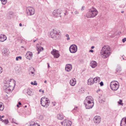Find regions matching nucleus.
Listing matches in <instances>:
<instances>
[{
  "label": "nucleus",
  "instance_id": "nucleus-5",
  "mask_svg": "<svg viewBox=\"0 0 126 126\" xmlns=\"http://www.w3.org/2000/svg\"><path fill=\"white\" fill-rule=\"evenodd\" d=\"M8 85V88H10L8 89V91L11 92L14 90L15 88L16 85V82L14 79H10Z\"/></svg>",
  "mask_w": 126,
  "mask_h": 126
},
{
  "label": "nucleus",
  "instance_id": "nucleus-31",
  "mask_svg": "<svg viewBox=\"0 0 126 126\" xmlns=\"http://www.w3.org/2000/svg\"><path fill=\"white\" fill-rule=\"evenodd\" d=\"M4 109V107L2 106V103L0 102V111H2Z\"/></svg>",
  "mask_w": 126,
  "mask_h": 126
},
{
  "label": "nucleus",
  "instance_id": "nucleus-27",
  "mask_svg": "<svg viewBox=\"0 0 126 126\" xmlns=\"http://www.w3.org/2000/svg\"><path fill=\"white\" fill-rule=\"evenodd\" d=\"M8 87L7 86L5 85L3 87V89L4 92L8 93Z\"/></svg>",
  "mask_w": 126,
  "mask_h": 126
},
{
  "label": "nucleus",
  "instance_id": "nucleus-1",
  "mask_svg": "<svg viewBox=\"0 0 126 126\" xmlns=\"http://www.w3.org/2000/svg\"><path fill=\"white\" fill-rule=\"evenodd\" d=\"M84 103L86 109H91L94 105V99L91 96H87L84 100Z\"/></svg>",
  "mask_w": 126,
  "mask_h": 126
},
{
  "label": "nucleus",
  "instance_id": "nucleus-37",
  "mask_svg": "<svg viewBox=\"0 0 126 126\" xmlns=\"http://www.w3.org/2000/svg\"><path fill=\"white\" fill-rule=\"evenodd\" d=\"M65 36L67 37L66 38V39L67 40H70V38L69 37V35L68 34H66L65 35Z\"/></svg>",
  "mask_w": 126,
  "mask_h": 126
},
{
  "label": "nucleus",
  "instance_id": "nucleus-42",
  "mask_svg": "<svg viewBox=\"0 0 126 126\" xmlns=\"http://www.w3.org/2000/svg\"><path fill=\"white\" fill-rule=\"evenodd\" d=\"M100 86H102L103 85V83L102 81H101L100 83Z\"/></svg>",
  "mask_w": 126,
  "mask_h": 126
},
{
  "label": "nucleus",
  "instance_id": "nucleus-50",
  "mask_svg": "<svg viewBox=\"0 0 126 126\" xmlns=\"http://www.w3.org/2000/svg\"><path fill=\"white\" fill-rule=\"evenodd\" d=\"M47 66L49 68L50 67L49 65V64L48 63H47Z\"/></svg>",
  "mask_w": 126,
  "mask_h": 126
},
{
  "label": "nucleus",
  "instance_id": "nucleus-10",
  "mask_svg": "<svg viewBox=\"0 0 126 126\" xmlns=\"http://www.w3.org/2000/svg\"><path fill=\"white\" fill-rule=\"evenodd\" d=\"M62 125L64 126H71L72 124V122L67 119H65L61 123Z\"/></svg>",
  "mask_w": 126,
  "mask_h": 126
},
{
  "label": "nucleus",
  "instance_id": "nucleus-20",
  "mask_svg": "<svg viewBox=\"0 0 126 126\" xmlns=\"http://www.w3.org/2000/svg\"><path fill=\"white\" fill-rule=\"evenodd\" d=\"M94 83L93 79L90 78L88 80V85H92Z\"/></svg>",
  "mask_w": 126,
  "mask_h": 126
},
{
  "label": "nucleus",
  "instance_id": "nucleus-28",
  "mask_svg": "<svg viewBox=\"0 0 126 126\" xmlns=\"http://www.w3.org/2000/svg\"><path fill=\"white\" fill-rule=\"evenodd\" d=\"M36 32L37 33L39 34L41 32L42 30L40 28L38 27H36Z\"/></svg>",
  "mask_w": 126,
  "mask_h": 126
},
{
  "label": "nucleus",
  "instance_id": "nucleus-43",
  "mask_svg": "<svg viewBox=\"0 0 126 126\" xmlns=\"http://www.w3.org/2000/svg\"><path fill=\"white\" fill-rule=\"evenodd\" d=\"M2 72V69L1 67L0 66V74Z\"/></svg>",
  "mask_w": 126,
  "mask_h": 126
},
{
  "label": "nucleus",
  "instance_id": "nucleus-21",
  "mask_svg": "<svg viewBox=\"0 0 126 126\" xmlns=\"http://www.w3.org/2000/svg\"><path fill=\"white\" fill-rule=\"evenodd\" d=\"M8 50L7 48H4L3 49L2 54L3 56H7Z\"/></svg>",
  "mask_w": 126,
  "mask_h": 126
},
{
  "label": "nucleus",
  "instance_id": "nucleus-7",
  "mask_svg": "<svg viewBox=\"0 0 126 126\" xmlns=\"http://www.w3.org/2000/svg\"><path fill=\"white\" fill-rule=\"evenodd\" d=\"M34 9L31 7H28L26 8V12L28 16H31L34 15L35 13Z\"/></svg>",
  "mask_w": 126,
  "mask_h": 126
},
{
  "label": "nucleus",
  "instance_id": "nucleus-58",
  "mask_svg": "<svg viewBox=\"0 0 126 126\" xmlns=\"http://www.w3.org/2000/svg\"><path fill=\"white\" fill-rule=\"evenodd\" d=\"M42 94H43L44 93V90H42Z\"/></svg>",
  "mask_w": 126,
  "mask_h": 126
},
{
  "label": "nucleus",
  "instance_id": "nucleus-34",
  "mask_svg": "<svg viewBox=\"0 0 126 126\" xmlns=\"http://www.w3.org/2000/svg\"><path fill=\"white\" fill-rule=\"evenodd\" d=\"M1 1L2 3L3 4H5L7 1L6 0H0Z\"/></svg>",
  "mask_w": 126,
  "mask_h": 126
},
{
  "label": "nucleus",
  "instance_id": "nucleus-32",
  "mask_svg": "<svg viewBox=\"0 0 126 126\" xmlns=\"http://www.w3.org/2000/svg\"><path fill=\"white\" fill-rule=\"evenodd\" d=\"M2 122L5 125H7L8 123V119H7L4 120L2 121Z\"/></svg>",
  "mask_w": 126,
  "mask_h": 126
},
{
  "label": "nucleus",
  "instance_id": "nucleus-24",
  "mask_svg": "<svg viewBox=\"0 0 126 126\" xmlns=\"http://www.w3.org/2000/svg\"><path fill=\"white\" fill-rule=\"evenodd\" d=\"M57 117L59 120H61L63 118V116L62 114L60 113L57 114Z\"/></svg>",
  "mask_w": 126,
  "mask_h": 126
},
{
  "label": "nucleus",
  "instance_id": "nucleus-18",
  "mask_svg": "<svg viewBox=\"0 0 126 126\" xmlns=\"http://www.w3.org/2000/svg\"><path fill=\"white\" fill-rule=\"evenodd\" d=\"M76 82V79H72L70 80L69 83L72 86H74Z\"/></svg>",
  "mask_w": 126,
  "mask_h": 126
},
{
  "label": "nucleus",
  "instance_id": "nucleus-55",
  "mask_svg": "<svg viewBox=\"0 0 126 126\" xmlns=\"http://www.w3.org/2000/svg\"><path fill=\"white\" fill-rule=\"evenodd\" d=\"M31 84H32V85H33V82H31Z\"/></svg>",
  "mask_w": 126,
  "mask_h": 126
},
{
  "label": "nucleus",
  "instance_id": "nucleus-3",
  "mask_svg": "<svg viewBox=\"0 0 126 126\" xmlns=\"http://www.w3.org/2000/svg\"><path fill=\"white\" fill-rule=\"evenodd\" d=\"M98 11L96 8L92 7L89 10L86 14V16L88 18H92L95 17L98 14Z\"/></svg>",
  "mask_w": 126,
  "mask_h": 126
},
{
  "label": "nucleus",
  "instance_id": "nucleus-47",
  "mask_svg": "<svg viewBox=\"0 0 126 126\" xmlns=\"http://www.w3.org/2000/svg\"><path fill=\"white\" fill-rule=\"evenodd\" d=\"M121 57L123 58V60H126V57H123V56H122Z\"/></svg>",
  "mask_w": 126,
  "mask_h": 126
},
{
  "label": "nucleus",
  "instance_id": "nucleus-45",
  "mask_svg": "<svg viewBox=\"0 0 126 126\" xmlns=\"http://www.w3.org/2000/svg\"><path fill=\"white\" fill-rule=\"evenodd\" d=\"M52 103L53 104V106H55L56 105V103L54 102H52Z\"/></svg>",
  "mask_w": 126,
  "mask_h": 126
},
{
  "label": "nucleus",
  "instance_id": "nucleus-40",
  "mask_svg": "<svg viewBox=\"0 0 126 126\" xmlns=\"http://www.w3.org/2000/svg\"><path fill=\"white\" fill-rule=\"evenodd\" d=\"M125 41H126V38H125L122 39V41L123 42H124Z\"/></svg>",
  "mask_w": 126,
  "mask_h": 126
},
{
  "label": "nucleus",
  "instance_id": "nucleus-9",
  "mask_svg": "<svg viewBox=\"0 0 126 126\" xmlns=\"http://www.w3.org/2000/svg\"><path fill=\"white\" fill-rule=\"evenodd\" d=\"M62 11L60 9H56L53 12V16L56 17L60 16L61 17V14Z\"/></svg>",
  "mask_w": 126,
  "mask_h": 126
},
{
  "label": "nucleus",
  "instance_id": "nucleus-57",
  "mask_svg": "<svg viewBox=\"0 0 126 126\" xmlns=\"http://www.w3.org/2000/svg\"><path fill=\"white\" fill-rule=\"evenodd\" d=\"M1 117H2V118H3L4 117V115H2V116H1Z\"/></svg>",
  "mask_w": 126,
  "mask_h": 126
},
{
  "label": "nucleus",
  "instance_id": "nucleus-56",
  "mask_svg": "<svg viewBox=\"0 0 126 126\" xmlns=\"http://www.w3.org/2000/svg\"><path fill=\"white\" fill-rule=\"evenodd\" d=\"M116 71L117 72H118V71H119V70L118 69H116Z\"/></svg>",
  "mask_w": 126,
  "mask_h": 126
},
{
  "label": "nucleus",
  "instance_id": "nucleus-52",
  "mask_svg": "<svg viewBox=\"0 0 126 126\" xmlns=\"http://www.w3.org/2000/svg\"><path fill=\"white\" fill-rule=\"evenodd\" d=\"M21 103L20 102H19L18 103V104L19 105H21Z\"/></svg>",
  "mask_w": 126,
  "mask_h": 126
},
{
  "label": "nucleus",
  "instance_id": "nucleus-44",
  "mask_svg": "<svg viewBox=\"0 0 126 126\" xmlns=\"http://www.w3.org/2000/svg\"><path fill=\"white\" fill-rule=\"evenodd\" d=\"M74 13L75 14H77L79 13V12L77 11H75V12Z\"/></svg>",
  "mask_w": 126,
  "mask_h": 126
},
{
  "label": "nucleus",
  "instance_id": "nucleus-35",
  "mask_svg": "<svg viewBox=\"0 0 126 126\" xmlns=\"http://www.w3.org/2000/svg\"><path fill=\"white\" fill-rule=\"evenodd\" d=\"M122 100L120 99L119 101L118 102V103L120 105H121L123 106V104L122 103Z\"/></svg>",
  "mask_w": 126,
  "mask_h": 126
},
{
  "label": "nucleus",
  "instance_id": "nucleus-26",
  "mask_svg": "<svg viewBox=\"0 0 126 126\" xmlns=\"http://www.w3.org/2000/svg\"><path fill=\"white\" fill-rule=\"evenodd\" d=\"M94 83H96L97 82H99L100 81V78L99 77H96L93 79Z\"/></svg>",
  "mask_w": 126,
  "mask_h": 126
},
{
  "label": "nucleus",
  "instance_id": "nucleus-59",
  "mask_svg": "<svg viewBox=\"0 0 126 126\" xmlns=\"http://www.w3.org/2000/svg\"><path fill=\"white\" fill-rule=\"evenodd\" d=\"M44 82L45 83H47V81L46 80H45L44 81Z\"/></svg>",
  "mask_w": 126,
  "mask_h": 126
},
{
  "label": "nucleus",
  "instance_id": "nucleus-22",
  "mask_svg": "<svg viewBox=\"0 0 126 126\" xmlns=\"http://www.w3.org/2000/svg\"><path fill=\"white\" fill-rule=\"evenodd\" d=\"M27 93L29 95L32 96L33 95V93L31 90L28 89L27 90Z\"/></svg>",
  "mask_w": 126,
  "mask_h": 126
},
{
  "label": "nucleus",
  "instance_id": "nucleus-63",
  "mask_svg": "<svg viewBox=\"0 0 126 126\" xmlns=\"http://www.w3.org/2000/svg\"><path fill=\"white\" fill-rule=\"evenodd\" d=\"M25 107H27V106L26 105H25Z\"/></svg>",
  "mask_w": 126,
  "mask_h": 126
},
{
  "label": "nucleus",
  "instance_id": "nucleus-54",
  "mask_svg": "<svg viewBox=\"0 0 126 126\" xmlns=\"http://www.w3.org/2000/svg\"><path fill=\"white\" fill-rule=\"evenodd\" d=\"M94 46H92V47H91V49H93V48H94Z\"/></svg>",
  "mask_w": 126,
  "mask_h": 126
},
{
  "label": "nucleus",
  "instance_id": "nucleus-39",
  "mask_svg": "<svg viewBox=\"0 0 126 126\" xmlns=\"http://www.w3.org/2000/svg\"><path fill=\"white\" fill-rule=\"evenodd\" d=\"M9 15H11V16H12L13 14V13L12 12H9Z\"/></svg>",
  "mask_w": 126,
  "mask_h": 126
},
{
  "label": "nucleus",
  "instance_id": "nucleus-29",
  "mask_svg": "<svg viewBox=\"0 0 126 126\" xmlns=\"http://www.w3.org/2000/svg\"><path fill=\"white\" fill-rule=\"evenodd\" d=\"M37 50L38 51V54L40 53V51H42L43 49V48L42 47H39L37 48Z\"/></svg>",
  "mask_w": 126,
  "mask_h": 126
},
{
  "label": "nucleus",
  "instance_id": "nucleus-14",
  "mask_svg": "<svg viewBox=\"0 0 126 126\" xmlns=\"http://www.w3.org/2000/svg\"><path fill=\"white\" fill-rule=\"evenodd\" d=\"M25 56L27 59L29 60H31L32 56V53L31 52H28L26 54Z\"/></svg>",
  "mask_w": 126,
  "mask_h": 126
},
{
  "label": "nucleus",
  "instance_id": "nucleus-62",
  "mask_svg": "<svg viewBox=\"0 0 126 126\" xmlns=\"http://www.w3.org/2000/svg\"><path fill=\"white\" fill-rule=\"evenodd\" d=\"M124 13V11H121L122 13Z\"/></svg>",
  "mask_w": 126,
  "mask_h": 126
},
{
  "label": "nucleus",
  "instance_id": "nucleus-61",
  "mask_svg": "<svg viewBox=\"0 0 126 126\" xmlns=\"http://www.w3.org/2000/svg\"><path fill=\"white\" fill-rule=\"evenodd\" d=\"M17 106L18 107H19L18 105V104L17 105Z\"/></svg>",
  "mask_w": 126,
  "mask_h": 126
},
{
  "label": "nucleus",
  "instance_id": "nucleus-25",
  "mask_svg": "<svg viewBox=\"0 0 126 126\" xmlns=\"http://www.w3.org/2000/svg\"><path fill=\"white\" fill-rule=\"evenodd\" d=\"M9 120L11 122V123H14L16 124L17 125L18 124L17 122H16V120L15 119H14V118H9Z\"/></svg>",
  "mask_w": 126,
  "mask_h": 126
},
{
  "label": "nucleus",
  "instance_id": "nucleus-11",
  "mask_svg": "<svg viewBox=\"0 0 126 126\" xmlns=\"http://www.w3.org/2000/svg\"><path fill=\"white\" fill-rule=\"evenodd\" d=\"M51 53L54 56V57L55 58H58L60 56L58 51L55 49H53V50L51 52Z\"/></svg>",
  "mask_w": 126,
  "mask_h": 126
},
{
  "label": "nucleus",
  "instance_id": "nucleus-46",
  "mask_svg": "<svg viewBox=\"0 0 126 126\" xmlns=\"http://www.w3.org/2000/svg\"><path fill=\"white\" fill-rule=\"evenodd\" d=\"M43 116L42 115H40V118L42 120L43 119Z\"/></svg>",
  "mask_w": 126,
  "mask_h": 126
},
{
  "label": "nucleus",
  "instance_id": "nucleus-2",
  "mask_svg": "<svg viewBox=\"0 0 126 126\" xmlns=\"http://www.w3.org/2000/svg\"><path fill=\"white\" fill-rule=\"evenodd\" d=\"M110 49L109 46H105L101 50V53L103 56L102 57L106 58L109 56L110 54Z\"/></svg>",
  "mask_w": 126,
  "mask_h": 126
},
{
  "label": "nucleus",
  "instance_id": "nucleus-48",
  "mask_svg": "<svg viewBox=\"0 0 126 126\" xmlns=\"http://www.w3.org/2000/svg\"><path fill=\"white\" fill-rule=\"evenodd\" d=\"M38 39V38H36V39L35 40H33V42H35Z\"/></svg>",
  "mask_w": 126,
  "mask_h": 126
},
{
  "label": "nucleus",
  "instance_id": "nucleus-51",
  "mask_svg": "<svg viewBox=\"0 0 126 126\" xmlns=\"http://www.w3.org/2000/svg\"><path fill=\"white\" fill-rule=\"evenodd\" d=\"M89 52H93V50H90V51H89Z\"/></svg>",
  "mask_w": 126,
  "mask_h": 126
},
{
  "label": "nucleus",
  "instance_id": "nucleus-33",
  "mask_svg": "<svg viewBox=\"0 0 126 126\" xmlns=\"http://www.w3.org/2000/svg\"><path fill=\"white\" fill-rule=\"evenodd\" d=\"M78 109V107H75V108L73 109L72 110V112L74 113V112H75L77 110V109Z\"/></svg>",
  "mask_w": 126,
  "mask_h": 126
},
{
  "label": "nucleus",
  "instance_id": "nucleus-49",
  "mask_svg": "<svg viewBox=\"0 0 126 126\" xmlns=\"http://www.w3.org/2000/svg\"><path fill=\"white\" fill-rule=\"evenodd\" d=\"M3 120L2 117H1V116L0 115V121H1L2 122Z\"/></svg>",
  "mask_w": 126,
  "mask_h": 126
},
{
  "label": "nucleus",
  "instance_id": "nucleus-36",
  "mask_svg": "<svg viewBox=\"0 0 126 126\" xmlns=\"http://www.w3.org/2000/svg\"><path fill=\"white\" fill-rule=\"evenodd\" d=\"M19 59L20 60L21 59H22L21 57L19 56L16 57V61H17Z\"/></svg>",
  "mask_w": 126,
  "mask_h": 126
},
{
  "label": "nucleus",
  "instance_id": "nucleus-41",
  "mask_svg": "<svg viewBox=\"0 0 126 126\" xmlns=\"http://www.w3.org/2000/svg\"><path fill=\"white\" fill-rule=\"evenodd\" d=\"M34 83H33V85H37V83H36V81H34Z\"/></svg>",
  "mask_w": 126,
  "mask_h": 126
},
{
  "label": "nucleus",
  "instance_id": "nucleus-15",
  "mask_svg": "<svg viewBox=\"0 0 126 126\" xmlns=\"http://www.w3.org/2000/svg\"><path fill=\"white\" fill-rule=\"evenodd\" d=\"M120 126H126V117L123 118L121 121Z\"/></svg>",
  "mask_w": 126,
  "mask_h": 126
},
{
  "label": "nucleus",
  "instance_id": "nucleus-53",
  "mask_svg": "<svg viewBox=\"0 0 126 126\" xmlns=\"http://www.w3.org/2000/svg\"><path fill=\"white\" fill-rule=\"evenodd\" d=\"M19 25L20 26H22V24L21 23H20L19 24Z\"/></svg>",
  "mask_w": 126,
  "mask_h": 126
},
{
  "label": "nucleus",
  "instance_id": "nucleus-19",
  "mask_svg": "<svg viewBox=\"0 0 126 126\" xmlns=\"http://www.w3.org/2000/svg\"><path fill=\"white\" fill-rule=\"evenodd\" d=\"M72 66L71 64H68L66 65L65 67V70L67 71H70L72 69Z\"/></svg>",
  "mask_w": 126,
  "mask_h": 126
},
{
  "label": "nucleus",
  "instance_id": "nucleus-6",
  "mask_svg": "<svg viewBox=\"0 0 126 126\" xmlns=\"http://www.w3.org/2000/svg\"><path fill=\"white\" fill-rule=\"evenodd\" d=\"M47 98L42 97L41 99V104L42 106L43 107H47L48 105L50 102H48Z\"/></svg>",
  "mask_w": 126,
  "mask_h": 126
},
{
  "label": "nucleus",
  "instance_id": "nucleus-13",
  "mask_svg": "<svg viewBox=\"0 0 126 126\" xmlns=\"http://www.w3.org/2000/svg\"><path fill=\"white\" fill-rule=\"evenodd\" d=\"M59 35L57 31L54 30H53V31L51 32L50 33V35L52 38L55 39L56 38L57 36Z\"/></svg>",
  "mask_w": 126,
  "mask_h": 126
},
{
  "label": "nucleus",
  "instance_id": "nucleus-8",
  "mask_svg": "<svg viewBox=\"0 0 126 126\" xmlns=\"http://www.w3.org/2000/svg\"><path fill=\"white\" fill-rule=\"evenodd\" d=\"M69 50L71 53H75L77 50V47L75 44L72 45L70 46Z\"/></svg>",
  "mask_w": 126,
  "mask_h": 126
},
{
  "label": "nucleus",
  "instance_id": "nucleus-64",
  "mask_svg": "<svg viewBox=\"0 0 126 126\" xmlns=\"http://www.w3.org/2000/svg\"><path fill=\"white\" fill-rule=\"evenodd\" d=\"M84 7H83V6L82 7V9H83V8Z\"/></svg>",
  "mask_w": 126,
  "mask_h": 126
},
{
  "label": "nucleus",
  "instance_id": "nucleus-4",
  "mask_svg": "<svg viewBox=\"0 0 126 126\" xmlns=\"http://www.w3.org/2000/svg\"><path fill=\"white\" fill-rule=\"evenodd\" d=\"M110 87L111 89L114 91L117 90L119 88V84L117 81H113L110 83Z\"/></svg>",
  "mask_w": 126,
  "mask_h": 126
},
{
  "label": "nucleus",
  "instance_id": "nucleus-60",
  "mask_svg": "<svg viewBox=\"0 0 126 126\" xmlns=\"http://www.w3.org/2000/svg\"><path fill=\"white\" fill-rule=\"evenodd\" d=\"M42 90L41 89H40L39 90V92H41L42 91Z\"/></svg>",
  "mask_w": 126,
  "mask_h": 126
},
{
  "label": "nucleus",
  "instance_id": "nucleus-16",
  "mask_svg": "<svg viewBox=\"0 0 126 126\" xmlns=\"http://www.w3.org/2000/svg\"><path fill=\"white\" fill-rule=\"evenodd\" d=\"M7 37L6 35L3 34L0 35V41L1 42H3L7 39Z\"/></svg>",
  "mask_w": 126,
  "mask_h": 126
},
{
  "label": "nucleus",
  "instance_id": "nucleus-38",
  "mask_svg": "<svg viewBox=\"0 0 126 126\" xmlns=\"http://www.w3.org/2000/svg\"><path fill=\"white\" fill-rule=\"evenodd\" d=\"M32 68L33 69V71H32L31 72H30V74L31 73L32 74H34V71H35V70L33 68Z\"/></svg>",
  "mask_w": 126,
  "mask_h": 126
},
{
  "label": "nucleus",
  "instance_id": "nucleus-23",
  "mask_svg": "<svg viewBox=\"0 0 126 126\" xmlns=\"http://www.w3.org/2000/svg\"><path fill=\"white\" fill-rule=\"evenodd\" d=\"M30 126H40L38 124L35 122H30Z\"/></svg>",
  "mask_w": 126,
  "mask_h": 126
},
{
  "label": "nucleus",
  "instance_id": "nucleus-12",
  "mask_svg": "<svg viewBox=\"0 0 126 126\" xmlns=\"http://www.w3.org/2000/svg\"><path fill=\"white\" fill-rule=\"evenodd\" d=\"M101 120V117L99 116H95L93 118L94 123L95 124H99Z\"/></svg>",
  "mask_w": 126,
  "mask_h": 126
},
{
  "label": "nucleus",
  "instance_id": "nucleus-30",
  "mask_svg": "<svg viewBox=\"0 0 126 126\" xmlns=\"http://www.w3.org/2000/svg\"><path fill=\"white\" fill-rule=\"evenodd\" d=\"M105 98H103V99H101V98H100L99 99V102L100 103H103L104 102H105Z\"/></svg>",
  "mask_w": 126,
  "mask_h": 126
},
{
  "label": "nucleus",
  "instance_id": "nucleus-17",
  "mask_svg": "<svg viewBox=\"0 0 126 126\" xmlns=\"http://www.w3.org/2000/svg\"><path fill=\"white\" fill-rule=\"evenodd\" d=\"M97 65V63L95 61H92L90 63V65L93 68L96 67Z\"/></svg>",
  "mask_w": 126,
  "mask_h": 126
}]
</instances>
